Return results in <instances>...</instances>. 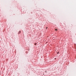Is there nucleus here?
I'll use <instances>...</instances> for the list:
<instances>
[{"mask_svg": "<svg viewBox=\"0 0 76 76\" xmlns=\"http://www.w3.org/2000/svg\"><path fill=\"white\" fill-rule=\"evenodd\" d=\"M47 28H48V27H46V29H47Z\"/></svg>", "mask_w": 76, "mask_h": 76, "instance_id": "obj_4", "label": "nucleus"}, {"mask_svg": "<svg viewBox=\"0 0 76 76\" xmlns=\"http://www.w3.org/2000/svg\"><path fill=\"white\" fill-rule=\"evenodd\" d=\"M55 31H57V29H55Z\"/></svg>", "mask_w": 76, "mask_h": 76, "instance_id": "obj_5", "label": "nucleus"}, {"mask_svg": "<svg viewBox=\"0 0 76 76\" xmlns=\"http://www.w3.org/2000/svg\"><path fill=\"white\" fill-rule=\"evenodd\" d=\"M20 32H21V31H19V32L18 33L19 34H20Z\"/></svg>", "mask_w": 76, "mask_h": 76, "instance_id": "obj_1", "label": "nucleus"}, {"mask_svg": "<svg viewBox=\"0 0 76 76\" xmlns=\"http://www.w3.org/2000/svg\"><path fill=\"white\" fill-rule=\"evenodd\" d=\"M58 54H59V52H57V53Z\"/></svg>", "mask_w": 76, "mask_h": 76, "instance_id": "obj_2", "label": "nucleus"}, {"mask_svg": "<svg viewBox=\"0 0 76 76\" xmlns=\"http://www.w3.org/2000/svg\"><path fill=\"white\" fill-rule=\"evenodd\" d=\"M34 45H37V43L34 44Z\"/></svg>", "mask_w": 76, "mask_h": 76, "instance_id": "obj_3", "label": "nucleus"}]
</instances>
